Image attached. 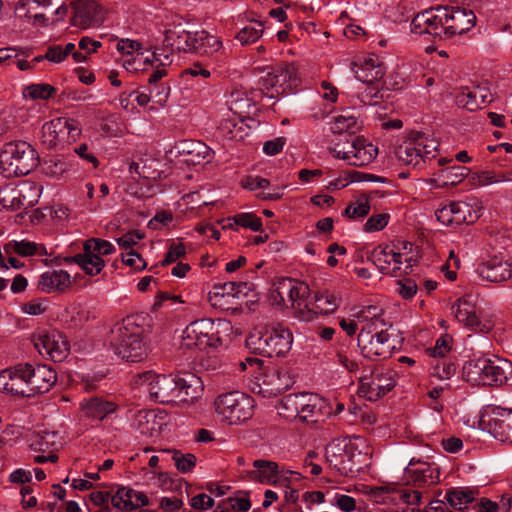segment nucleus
I'll return each instance as SVG.
<instances>
[{
  "instance_id": "1",
  "label": "nucleus",
  "mask_w": 512,
  "mask_h": 512,
  "mask_svg": "<svg viewBox=\"0 0 512 512\" xmlns=\"http://www.w3.org/2000/svg\"><path fill=\"white\" fill-rule=\"evenodd\" d=\"M463 377L473 385L501 386L512 377V362L497 357L471 359L463 366Z\"/></svg>"
},
{
  "instance_id": "2",
  "label": "nucleus",
  "mask_w": 512,
  "mask_h": 512,
  "mask_svg": "<svg viewBox=\"0 0 512 512\" xmlns=\"http://www.w3.org/2000/svg\"><path fill=\"white\" fill-rule=\"evenodd\" d=\"M292 342L290 330L277 324L251 332L246 338V347L254 354L282 357L290 351Z\"/></svg>"
},
{
  "instance_id": "3",
  "label": "nucleus",
  "mask_w": 512,
  "mask_h": 512,
  "mask_svg": "<svg viewBox=\"0 0 512 512\" xmlns=\"http://www.w3.org/2000/svg\"><path fill=\"white\" fill-rule=\"evenodd\" d=\"M38 164L37 151L25 141L6 143L0 152V168L6 178L26 176Z\"/></svg>"
},
{
  "instance_id": "4",
  "label": "nucleus",
  "mask_w": 512,
  "mask_h": 512,
  "mask_svg": "<svg viewBox=\"0 0 512 512\" xmlns=\"http://www.w3.org/2000/svg\"><path fill=\"white\" fill-rule=\"evenodd\" d=\"M141 328L132 317H127L111 331V346L127 362H139L146 356Z\"/></svg>"
},
{
  "instance_id": "5",
  "label": "nucleus",
  "mask_w": 512,
  "mask_h": 512,
  "mask_svg": "<svg viewBox=\"0 0 512 512\" xmlns=\"http://www.w3.org/2000/svg\"><path fill=\"white\" fill-rule=\"evenodd\" d=\"M241 370L245 371L249 367L254 374L259 370V374L255 375L257 393L263 397H275L288 390L294 383L287 370L276 367H267L262 370V361L258 358L248 357L245 361L240 362Z\"/></svg>"
},
{
  "instance_id": "6",
  "label": "nucleus",
  "mask_w": 512,
  "mask_h": 512,
  "mask_svg": "<svg viewBox=\"0 0 512 512\" xmlns=\"http://www.w3.org/2000/svg\"><path fill=\"white\" fill-rule=\"evenodd\" d=\"M213 405L220 420L229 425H239L253 416L254 399L237 390L218 395Z\"/></svg>"
},
{
  "instance_id": "7",
  "label": "nucleus",
  "mask_w": 512,
  "mask_h": 512,
  "mask_svg": "<svg viewBox=\"0 0 512 512\" xmlns=\"http://www.w3.org/2000/svg\"><path fill=\"white\" fill-rule=\"evenodd\" d=\"M439 143L430 139L422 132H412L408 141L400 145L396 151V157L405 165L416 169H423L426 163L436 157Z\"/></svg>"
},
{
  "instance_id": "8",
  "label": "nucleus",
  "mask_w": 512,
  "mask_h": 512,
  "mask_svg": "<svg viewBox=\"0 0 512 512\" xmlns=\"http://www.w3.org/2000/svg\"><path fill=\"white\" fill-rule=\"evenodd\" d=\"M301 80L296 66L292 63H280L271 68L259 81V90L268 98L275 99L280 95L291 93L297 89Z\"/></svg>"
},
{
  "instance_id": "9",
  "label": "nucleus",
  "mask_w": 512,
  "mask_h": 512,
  "mask_svg": "<svg viewBox=\"0 0 512 512\" xmlns=\"http://www.w3.org/2000/svg\"><path fill=\"white\" fill-rule=\"evenodd\" d=\"M396 373L387 367H375L359 378L358 395L369 401H377L396 385Z\"/></svg>"
},
{
  "instance_id": "10",
  "label": "nucleus",
  "mask_w": 512,
  "mask_h": 512,
  "mask_svg": "<svg viewBox=\"0 0 512 512\" xmlns=\"http://www.w3.org/2000/svg\"><path fill=\"white\" fill-rule=\"evenodd\" d=\"M134 383L146 386L150 397L159 403L168 404L176 402V375L156 374L153 371H145L134 377Z\"/></svg>"
},
{
  "instance_id": "11",
  "label": "nucleus",
  "mask_w": 512,
  "mask_h": 512,
  "mask_svg": "<svg viewBox=\"0 0 512 512\" xmlns=\"http://www.w3.org/2000/svg\"><path fill=\"white\" fill-rule=\"evenodd\" d=\"M309 287L304 283H297L290 278L282 279L277 283L271 292L273 300L278 305L288 306L291 304L293 309H298V317L306 315L310 301H307Z\"/></svg>"
},
{
  "instance_id": "12",
  "label": "nucleus",
  "mask_w": 512,
  "mask_h": 512,
  "mask_svg": "<svg viewBox=\"0 0 512 512\" xmlns=\"http://www.w3.org/2000/svg\"><path fill=\"white\" fill-rule=\"evenodd\" d=\"M480 424L501 442L512 443V410L499 406H486Z\"/></svg>"
},
{
  "instance_id": "13",
  "label": "nucleus",
  "mask_w": 512,
  "mask_h": 512,
  "mask_svg": "<svg viewBox=\"0 0 512 512\" xmlns=\"http://www.w3.org/2000/svg\"><path fill=\"white\" fill-rule=\"evenodd\" d=\"M91 500L97 506L107 504L109 501L114 508L122 510H134L143 506L150 505L149 499L144 492L132 489L130 487H120L115 494L109 492H93Z\"/></svg>"
},
{
  "instance_id": "14",
  "label": "nucleus",
  "mask_w": 512,
  "mask_h": 512,
  "mask_svg": "<svg viewBox=\"0 0 512 512\" xmlns=\"http://www.w3.org/2000/svg\"><path fill=\"white\" fill-rule=\"evenodd\" d=\"M332 152L335 157L347 160L350 165L361 167L373 161L377 155V148L371 143H366L364 138L353 137L347 140L346 144H335Z\"/></svg>"
},
{
  "instance_id": "15",
  "label": "nucleus",
  "mask_w": 512,
  "mask_h": 512,
  "mask_svg": "<svg viewBox=\"0 0 512 512\" xmlns=\"http://www.w3.org/2000/svg\"><path fill=\"white\" fill-rule=\"evenodd\" d=\"M436 11L443 14L446 39L456 35H463L476 24L475 13L465 7L437 6Z\"/></svg>"
},
{
  "instance_id": "16",
  "label": "nucleus",
  "mask_w": 512,
  "mask_h": 512,
  "mask_svg": "<svg viewBox=\"0 0 512 512\" xmlns=\"http://www.w3.org/2000/svg\"><path fill=\"white\" fill-rule=\"evenodd\" d=\"M357 340L362 355L373 360L390 357L396 348V339L384 329L374 335H368L366 332L359 333Z\"/></svg>"
},
{
  "instance_id": "17",
  "label": "nucleus",
  "mask_w": 512,
  "mask_h": 512,
  "mask_svg": "<svg viewBox=\"0 0 512 512\" xmlns=\"http://www.w3.org/2000/svg\"><path fill=\"white\" fill-rule=\"evenodd\" d=\"M184 344L187 347H197L200 350L216 347L220 338L216 336L214 322L202 318L190 323L183 332Z\"/></svg>"
},
{
  "instance_id": "18",
  "label": "nucleus",
  "mask_w": 512,
  "mask_h": 512,
  "mask_svg": "<svg viewBox=\"0 0 512 512\" xmlns=\"http://www.w3.org/2000/svg\"><path fill=\"white\" fill-rule=\"evenodd\" d=\"M451 312L458 322L477 333H489L494 324L490 319H482L477 313L475 305L467 297H462L451 306Z\"/></svg>"
},
{
  "instance_id": "19",
  "label": "nucleus",
  "mask_w": 512,
  "mask_h": 512,
  "mask_svg": "<svg viewBox=\"0 0 512 512\" xmlns=\"http://www.w3.org/2000/svg\"><path fill=\"white\" fill-rule=\"evenodd\" d=\"M411 32L419 35H428L434 39H446L444 19L442 12L436 7L418 13L411 22Z\"/></svg>"
},
{
  "instance_id": "20",
  "label": "nucleus",
  "mask_w": 512,
  "mask_h": 512,
  "mask_svg": "<svg viewBox=\"0 0 512 512\" xmlns=\"http://www.w3.org/2000/svg\"><path fill=\"white\" fill-rule=\"evenodd\" d=\"M28 363L18 364L0 372V392L19 397H30Z\"/></svg>"
},
{
  "instance_id": "21",
  "label": "nucleus",
  "mask_w": 512,
  "mask_h": 512,
  "mask_svg": "<svg viewBox=\"0 0 512 512\" xmlns=\"http://www.w3.org/2000/svg\"><path fill=\"white\" fill-rule=\"evenodd\" d=\"M72 25L81 29L100 26L105 19V10L95 0H73Z\"/></svg>"
},
{
  "instance_id": "22",
  "label": "nucleus",
  "mask_w": 512,
  "mask_h": 512,
  "mask_svg": "<svg viewBox=\"0 0 512 512\" xmlns=\"http://www.w3.org/2000/svg\"><path fill=\"white\" fill-rule=\"evenodd\" d=\"M34 346L41 355H46L55 362H61L69 351L68 341L55 330L39 333L34 340Z\"/></svg>"
},
{
  "instance_id": "23",
  "label": "nucleus",
  "mask_w": 512,
  "mask_h": 512,
  "mask_svg": "<svg viewBox=\"0 0 512 512\" xmlns=\"http://www.w3.org/2000/svg\"><path fill=\"white\" fill-rule=\"evenodd\" d=\"M354 451L355 448L351 443H332L326 449L327 462L339 474L348 476L350 473L358 471L353 463Z\"/></svg>"
},
{
  "instance_id": "24",
  "label": "nucleus",
  "mask_w": 512,
  "mask_h": 512,
  "mask_svg": "<svg viewBox=\"0 0 512 512\" xmlns=\"http://www.w3.org/2000/svg\"><path fill=\"white\" fill-rule=\"evenodd\" d=\"M475 272L483 280L501 283L512 277V264L505 257L494 255L479 263Z\"/></svg>"
},
{
  "instance_id": "25",
  "label": "nucleus",
  "mask_w": 512,
  "mask_h": 512,
  "mask_svg": "<svg viewBox=\"0 0 512 512\" xmlns=\"http://www.w3.org/2000/svg\"><path fill=\"white\" fill-rule=\"evenodd\" d=\"M69 129L74 130L75 134L81 132L75 120H68L66 118L53 119L43 125L41 141L48 148H55L65 140L66 135L70 134Z\"/></svg>"
},
{
  "instance_id": "26",
  "label": "nucleus",
  "mask_w": 512,
  "mask_h": 512,
  "mask_svg": "<svg viewBox=\"0 0 512 512\" xmlns=\"http://www.w3.org/2000/svg\"><path fill=\"white\" fill-rule=\"evenodd\" d=\"M368 260L377 266L383 274L399 276L401 265L403 264V255L395 252L389 246H377L369 252Z\"/></svg>"
},
{
  "instance_id": "27",
  "label": "nucleus",
  "mask_w": 512,
  "mask_h": 512,
  "mask_svg": "<svg viewBox=\"0 0 512 512\" xmlns=\"http://www.w3.org/2000/svg\"><path fill=\"white\" fill-rule=\"evenodd\" d=\"M28 381L31 389L29 396L48 392L57 381L56 372L47 365L38 364L36 366L28 363Z\"/></svg>"
},
{
  "instance_id": "28",
  "label": "nucleus",
  "mask_w": 512,
  "mask_h": 512,
  "mask_svg": "<svg viewBox=\"0 0 512 512\" xmlns=\"http://www.w3.org/2000/svg\"><path fill=\"white\" fill-rule=\"evenodd\" d=\"M404 477L407 483H412L415 487H429L439 482L440 472L436 464L420 462L414 466L411 462L405 469Z\"/></svg>"
},
{
  "instance_id": "29",
  "label": "nucleus",
  "mask_w": 512,
  "mask_h": 512,
  "mask_svg": "<svg viewBox=\"0 0 512 512\" xmlns=\"http://www.w3.org/2000/svg\"><path fill=\"white\" fill-rule=\"evenodd\" d=\"M467 214L471 216V208L464 202L450 201L435 211L437 220L444 226H458L472 222L467 219Z\"/></svg>"
},
{
  "instance_id": "30",
  "label": "nucleus",
  "mask_w": 512,
  "mask_h": 512,
  "mask_svg": "<svg viewBox=\"0 0 512 512\" xmlns=\"http://www.w3.org/2000/svg\"><path fill=\"white\" fill-rule=\"evenodd\" d=\"M177 394L176 401L193 403L202 396L204 384L200 377L193 373L176 375Z\"/></svg>"
},
{
  "instance_id": "31",
  "label": "nucleus",
  "mask_w": 512,
  "mask_h": 512,
  "mask_svg": "<svg viewBox=\"0 0 512 512\" xmlns=\"http://www.w3.org/2000/svg\"><path fill=\"white\" fill-rule=\"evenodd\" d=\"M371 499L376 503L386 504L401 501L407 505L419 504L422 493L417 490L398 489L389 491L385 487H376L371 491Z\"/></svg>"
},
{
  "instance_id": "32",
  "label": "nucleus",
  "mask_w": 512,
  "mask_h": 512,
  "mask_svg": "<svg viewBox=\"0 0 512 512\" xmlns=\"http://www.w3.org/2000/svg\"><path fill=\"white\" fill-rule=\"evenodd\" d=\"M83 415L93 421H103L117 410V404L104 397L93 396L80 402Z\"/></svg>"
},
{
  "instance_id": "33",
  "label": "nucleus",
  "mask_w": 512,
  "mask_h": 512,
  "mask_svg": "<svg viewBox=\"0 0 512 512\" xmlns=\"http://www.w3.org/2000/svg\"><path fill=\"white\" fill-rule=\"evenodd\" d=\"M177 153L184 157V161L191 165L209 162L212 158V150L204 142L198 140H183L175 146Z\"/></svg>"
},
{
  "instance_id": "34",
  "label": "nucleus",
  "mask_w": 512,
  "mask_h": 512,
  "mask_svg": "<svg viewBox=\"0 0 512 512\" xmlns=\"http://www.w3.org/2000/svg\"><path fill=\"white\" fill-rule=\"evenodd\" d=\"M492 93L485 85H477L472 88H464L457 95V103L469 111L480 109L483 105L492 101Z\"/></svg>"
},
{
  "instance_id": "35",
  "label": "nucleus",
  "mask_w": 512,
  "mask_h": 512,
  "mask_svg": "<svg viewBox=\"0 0 512 512\" xmlns=\"http://www.w3.org/2000/svg\"><path fill=\"white\" fill-rule=\"evenodd\" d=\"M355 77L364 84L380 81L385 75V67L374 54L368 56L360 64H355Z\"/></svg>"
},
{
  "instance_id": "36",
  "label": "nucleus",
  "mask_w": 512,
  "mask_h": 512,
  "mask_svg": "<svg viewBox=\"0 0 512 512\" xmlns=\"http://www.w3.org/2000/svg\"><path fill=\"white\" fill-rule=\"evenodd\" d=\"M253 469L247 471V479L262 484H277L279 464L265 459H257L252 464Z\"/></svg>"
},
{
  "instance_id": "37",
  "label": "nucleus",
  "mask_w": 512,
  "mask_h": 512,
  "mask_svg": "<svg viewBox=\"0 0 512 512\" xmlns=\"http://www.w3.org/2000/svg\"><path fill=\"white\" fill-rule=\"evenodd\" d=\"M339 307V299L332 293L325 291L316 293L314 301H310L306 315L301 316L303 321H312L317 314H330Z\"/></svg>"
},
{
  "instance_id": "38",
  "label": "nucleus",
  "mask_w": 512,
  "mask_h": 512,
  "mask_svg": "<svg viewBox=\"0 0 512 512\" xmlns=\"http://www.w3.org/2000/svg\"><path fill=\"white\" fill-rule=\"evenodd\" d=\"M70 275L64 270H48L41 274L38 288L44 293L63 292L70 286Z\"/></svg>"
},
{
  "instance_id": "39",
  "label": "nucleus",
  "mask_w": 512,
  "mask_h": 512,
  "mask_svg": "<svg viewBox=\"0 0 512 512\" xmlns=\"http://www.w3.org/2000/svg\"><path fill=\"white\" fill-rule=\"evenodd\" d=\"M479 491L476 488L457 487L446 493V500L456 510L473 509L479 501L476 496Z\"/></svg>"
},
{
  "instance_id": "40",
  "label": "nucleus",
  "mask_w": 512,
  "mask_h": 512,
  "mask_svg": "<svg viewBox=\"0 0 512 512\" xmlns=\"http://www.w3.org/2000/svg\"><path fill=\"white\" fill-rule=\"evenodd\" d=\"M3 249H4V252L6 255L17 254L21 257H30V256H35V255H38V256L49 255L45 245H43L41 243L28 241V240L9 241L4 245Z\"/></svg>"
},
{
  "instance_id": "41",
  "label": "nucleus",
  "mask_w": 512,
  "mask_h": 512,
  "mask_svg": "<svg viewBox=\"0 0 512 512\" xmlns=\"http://www.w3.org/2000/svg\"><path fill=\"white\" fill-rule=\"evenodd\" d=\"M221 47L222 42L218 37L202 30L193 33L190 52H194L199 55H212Z\"/></svg>"
},
{
  "instance_id": "42",
  "label": "nucleus",
  "mask_w": 512,
  "mask_h": 512,
  "mask_svg": "<svg viewBox=\"0 0 512 512\" xmlns=\"http://www.w3.org/2000/svg\"><path fill=\"white\" fill-rule=\"evenodd\" d=\"M64 260L68 264H78L86 274L91 276L98 275L105 266V261L100 256L92 252H85V250L83 253L66 257Z\"/></svg>"
},
{
  "instance_id": "43",
  "label": "nucleus",
  "mask_w": 512,
  "mask_h": 512,
  "mask_svg": "<svg viewBox=\"0 0 512 512\" xmlns=\"http://www.w3.org/2000/svg\"><path fill=\"white\" fill-rule=\"evenodd\" d=\"M193 33L183 29L179 24L165 31L164 44L172 50L190 52Z\"/></svg>"
},
{
  "instance_id": "44",
  "label": "nucleus",
  "mask_w": 512,
  "mask_h": 512,
  "mask_svg": "<svg viewBox=\"0 0 512 512\" xmlns=\"http://www.w3.org/2000/svg\"><path fill=\"white\" fill-rule=\"evenodd\" d=\"M246 121L254 122L250 117H231L224 119L219 126V130L223 136L230 140H242L245 133V127L250 128Z\"/></svg>"
},
{
  "instance_id": "45",
  "label": "nucleus",
  "mask_w": 512,
  "mask_h": 512,
  "mask_svg": "<svg viewBox=\"0 0 512 512\" xmlns=\"http://www.w3.org/2000/svg\"><path fill=\"white\" fill-rule=\"evenodd\" d=\"M451 159L440 158L437 162L438 166L441 167L439 170V176L444 179L445 184L455 185L461 182L468 174L469 169L461 165H452L445 167L446 164L451 163Z\"/></svg>"
},
{
  "instance_id": "46",
  "label": "nucleus",
  "mask_w": 512,
  "mask_h": 512,
  "mask_svg": "<svg viewBox=\"0 0 512 512\" xmlns=\"http://www.w3.org/2000/svg\"><path fill=\"white\" fill-rule=\"evenodd\" d=\"M223 229H235V227L249 228L252 231H260L262 228V220L253 213H238L232 217H228L223 221Z\"/></svg>"
},
{
  "instance_id": "47",
  "label": "nucleus",
  "mask_w": 512,
  "mask_h": 512,
  "mask_svg": "<svg viewBox=\"0 0 512 512\" xmlns=\"http://www.w3.org/2000/svg\"><path fill=\"white\" fill-rule=\"evenodd\" d=\"M357 117L350 111L344 110L342 114L335 117L330 130L334 134L348 133L351 138L359 130Z\"/></svg>"
},
{
  "instance_id": "48",
  "label": "nucleus",
  "mask_w": 512,
  "mask_h": 512,
  "mask_svg": "<svg viewBox=\"0 0 512 512\" xmlns=\"http://www.w3.org/2000/svg\"><path fill=\"white\" fill-rule=\"evenodd\" d=\"M230 111L238 117H248L251 109L254 108L252 99L248 98L242 90L232 91L227 101Z\"/></svg>"
},
{
  "instance_id": "49",
  "label": "nucleus",
  "mask_w": 512,
  "mask_h": 512,
  "mask_svg": "<svg viewBox=\"0 0 512 512\" xmlns=\"http://www.w3.org/2000/svg\"><path fill=\"white\" fill-rule=\"evenodd\" d=\"M218 508L220 512H247L251 508V501L247 493L239 491L234 496L223 499Z\"/></svg>"
},
{
  "instance_id": "50",
  "label": "nucleus",
  "mask_w": 512,
  "mask_h": 512,
  "mask_svg": "<svg viewBox=\"0 0 512 512\" xmlns=\"http://www.w3.org/2000/svg\"><path fill=\"white\" fill-rule=\"evenodd\" d=\"M321 400L316 396L307 394L303 403V410L300 411L298 418L303 422L316 423L321 416Z\"/></svg>"
},
{
  "instance_id": "51",
  "label": "nucleus",
  "mask_w": 512,
  "mask_h": 512,
  "mask_svg": "<svg viewBox=\"0 0 512 512\" xmlns=\"http://www.w3.org/2000/svg\"><path fill=\"white\" fill-rule=\"evenodd\" d=\"M306 395L288 394L282 398L280 409L287 418H298L300 411L303 410Z\"/></svg>"
},
{
  "instance_id": "52",
  "label": "nucleus",
  "mask_w": 512,
  "mask_h": 512,
  "mask_svg": "<svg viewBox=\"0 0 512 512\" xmlns=\"http://www.w3.org/2000/svg\"><path fill=\"white\" fill-rule=\"evenodd\" d=\"M55 434L46 432L34 433L29 438V447L34 452H51L55 446Z\"/></svg>"
},
{
  "instance_id": "53",
  "label": "nucleus",
  "mask_w": 512,
  "mask_h": 512,
  "mask_svg": "<svg viewBox=\"0 0 512 512\" xmlns=\"http://www.w3.org/2000/svg\"><path fill=\"white\" fill-rule=\"evenodd\" d=\"M263 34L261 21H253L250 25L243 27L236 35V39L243 45L255 43Z\"/></svg>"
},
{
  "instance_id": "54",
  "label": "nucleus",
  "mask_w": 512,
  "mask_h": 512,
  "mask_svg": "<svg viewBox=\"0 0 512 512\" xmlns=\"http://www.w3.org/2000/svg\"><path fill=\"white\" fill-rule=\"evenodd\" d=\"M17 190L26 209L31 208L38 203L41 192L40 186L26 182L18 186Z\"/></svg>"
},
{
  "instance_id": "55",
  "label": "nucleus",
  "mask_w": 512,
  "mask_h": 512,
  "mask_svg": "<svg viewBox=\"0 0 512 512\" xmlns=\"http://www.w3.org/2000/svg\"><path fill=\"white\" fill-rule=\"evenodd\" d=\"M498 509H512V496L502 495L500 503L481 498L473 507L476 512H496Z\"/></svg>"
},
{
  "instance_id": "56",
  "label": "nucleus",
  "mask_w": 512,
  "mask_h": 512,
  "mask_svg": "<svg viewBox=\"0 0 512 512\" xmlns=\"http://www.w3.org/2000/svg\"><path fill=\"white\" fill-rule=\"evenodd\" d=\"M456 364L450 359L436 358L431 366V375L440 380L450 379L456 372Z\"/></svg>"
},
{
  "instance_id": "57",
  "label": "nucleus",
  "mask_w": 512,
  "mask_h": 512,
  "mask_svg": "<svg viewBox=\"0 0 512 512\" xmlns=\"http://www.w3.org/2000/svg\"><path fill=\"white\" fill-rule=\"evenodd\" d=\"M56 93L55 87L46 83L30 84L24 88L23 95L25 98L49 99Z\"/></svg>"
},
{
  "instance_id": "58",
  "label": "nucleus",
  "mask_w": 512,
  "mask_h": 512,
  "mask_svg": "<svg viewBox=\"0 0 512 512\" xmlns=\"http://www.w3.org/2000/svg\"><path fill=\"white\" fill-rule=\"evenodd\" d=\"M85 252H92L95 255H110L115 252V247L107 240L99 238H90L83 244Z\"/></svg>"
},
{
  "instance_id": "59",
  "label": "nucleus",
  "mask_w": 512,
  "mask_h": 512,
  "mask_svg": "<svg viewBox=\"0 0 512 512\" xmlns=\"http://www.w3.org/2000/svg\"><path fill=\"white\" fill-rule=\"evenodd\" d=\"M364 91L360 94V100L364 105L374 106L378 104V99L382 98V84L380 81L376 83L366 84Z\"/></svg>"
},
{
  "instance_id": "60",
  "label": "nucleus",
  "mask_w": 512,
  "mask_h": 512,
  "mask_svg": "<svg viewBox=\"0 0 512 512\" xmlns=\"http://www.w3.org/2000/svg\"><path fill=\"white\" fill-rule=\"evenodd\" d=\"M370 212V204L367 199H359L356 202L349 204L345 210L344 215L349 219H358L367 216Z\"/></svg>"
},
{
  "instance_id": "61",
  "label": "nucleus",
  "mask_w": 512,
  "mask_h": 512,
  "mask_svg": "<svg viewBox=\"0 0 512 512\" xmlns=\"http://www.w3.org/2000/svg\"><path fill=\"white\" fill-rule=\"evenodd\" d=\"M328 502L343 512H352L357 509L355 499L345 494L335 493L329 497ZM358 510L360 511L361 508Z\"/></svg>"
},
{
  "instance_id": "62",
  "label": "nucleus",
  "mask_w": 512,
  "mask_h": 512,
  "mask_svg": "<svg viewBox=\"0 0 512 512\" xmlns=\"http://www.w3.org/2000/svg\"><path fill=\"white\" fill-rule=\"evenodd\" d=\"M172 459L175 462L176 468L182 472H190L196 465V457L191 453L182 454L180 451H173Z\"/></svg>"
},
{
  "instance_id": "63",
  "label": "nucleus",
  "mask_w": 512,
  "mask_h": 512,
  "mask_svg": "<svg viewBox=\"0 0 512 512\" xmlns=\"http://www.w3.org/2000/svg\"><path fill=\"white\" fill-rule=\"evenodd\" d=\"M381 315L382 309L375 305L364 306L351 314L360 323L377 320Z\"/></svg>"
},
{
  "instance_id": "64",
  "label": "nucleus",
  "mask_w": 512,
  "mask_h": 512,
  "mask_svg": "<svg viewBox=\"0 0 512 512\" xmlns=\"http://www.w3.org/2000/svg\"><path fill=\"white\" fill-rule=\"evenodd\" d=\"M149 92L152 98V101L163 107L170 95V86L167 83H160L149 85Z\"/></svg>"
}]
</instances>
